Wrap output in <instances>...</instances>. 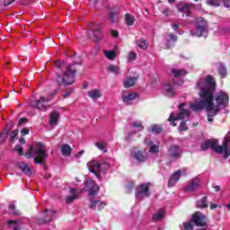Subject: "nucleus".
<instances>
[{
  "label": "nucleus",
  "instance_id": "nucleus-1",
  "mask_svg": "<svg viewBox=\"0 0 230 230\" xmlns=\"http://www.w3.org/2000/svg\"><path fill=\"white\" fill-rule=\"evenodd\" d=\"M215 79L208 75L205 79H200L197 84V88L200 90V100L191 102L190 107L194 112H199L205 109L208 121L213 123L215 116L220 112V109L229 107V93L219 91L215 93Z\"/></svg>",
  "mask_w": 230,
  "mask_h": 230
},
{
  "label": "nucleus",
  "instance_id": "nucleus-2",
  "mask_svg": "<svg viewBox=\"0 0 230 230\" xmlns=\"http://www.w3.org/2000/svg\"><path fill=\"white\" fill-rule=\"evenodd\" d=\"M56 82L58 85H73L75 76H76V68L65 61H55Z\"/></svg>",
  "mask_w": 230,
  "mask_h": 230
},
{
  "label": "nucleus",
  "instance_id": "nucleus-3",
  "mask_svg": "<svg viewBox=\"0 0 230 230\" xmlns=\"http://www.w3.org/2000/svg\"><path fill=\"white\" fill-rule=\"evenodd\" d=\"M229 142L230 132L225 137L222 146L218 145V140H207L201 144V149L208 150V148H212L216 154H223V157L227 159L230 155Z\"/></svg>",
  "mask_w": 230,
  "mask_h": 230
},
{
  "label": "nucleus",
  "instance_id": "nucleus-4",
  "mask_svg": "<svg viewBox=\"0 0 230 230\" xmlns=\"http://www.w3.org/2000/svg\"><path fill=\"white\" fill-rule=\"evenodd\" d=\"M27 159L34 157V163L36 164H42L46 159H48V153H46V146L40 142L31 146L28 152L25 153Z\"/></svg>",
  "mask_w": 230,
  "mask_h": 230
},
{
  "label": "nucleus",
  "instance_id": "nucleus-5",
  "mask_svg": "<svg viewBox=\"0 0 230 230\" xmlns=\"http://www.w3.org/2000/svg\"><path fill=\"white\" fill-rule=\"evenodd\" d=\"M208 30V22L202 18L199 17L196 19V30L191 32L192 37H202Z\"/></svg>",
  "mask_w": 230,
  "mask_h": 230
},
{
  "label": "nucleus",
  "instance_id": "nucleus-6",
  "mask_svg": "<svg viewBox=\"0 0 230 230\" xmlns=\"http://www.w3.org/2000/svg\"><path fill=\"white\" fill-rule=\"evenodd\" d=\"M184 107V103L180 104V113L178 116H174L173 113L170 114L168 121L171 122L172 127H177L175 121H179V119H186V118H190V110L182 109Z\"/></svg>",
  "mask_w": 230,
  "mask_h": 230
},
{
  "label": "nucleus",
  "instance_id": "nucleus-7",
  "mask_svg": "<svg viewBox=\"0 0 230 230\" xmlns=\"http://www.w3.org/2000/svg\"><path fill=\"white\" fill-rule=\"evenodd\" d=\"M55 215H57V211L47 208L41 213V217L37 219V224H40V226L42 224H48L55 218Z\"/></svg>",
  "mask_w": 230,
  "mask_h": 230
},
{
  "label": "nucleus",
  "instance_id": "nucleus-8",
  "mask_svg": "<svg viewBox=\"0 0 230 230\" xmlns=\"http://www.w3.org/2000/svg\"><path fill=\"white\" fill-rule=\"evenodd\" d=\"M148 186H149L148 183H144L138 186L136 192L137 200H141L142 199H145V197H150V191H149Z\"/></svg>",
  "mask_w": 230,
  "mask_h": 230
},
{
  "label": "nucleus",
  "instance_id": "nucleus-9",
  "mask_svg": "<svg viewBox=\"0 0 230 230\" xmlns=\"http://www.w3.org/2000/svg\"><path fill=\"white\" fill-rule=\"evenodd\" d=\"M49 100H51L50 98H45V97H40V100L37 101H31L30 102V106L33 107V109H39L40 111H46V109H48V105H46V103H48V102H49Z\"/></svg>",
  "mask_w": 230,
  "mask_h": 230
},
{
  "label": "nucleus",
  "instance_id": "nucleus-10",
  "mask_svg": "<svg viewBox=\"0 0 230 230\" xmlns=\"http://www.w3.org/2000/svg\"><path fill=\"white\" fill-rule=\"evenodd\" d=\"M87 166L92 173H94L96 177H100V172H102V164H100V162L92 160L87 163Z\"/></svg>",
  "mask_w": 230,
  "mask_h": 230
},
{
  "label": "nucleus",
  "instance_id": "nucleus-11",
  "mask_svg": "<svg viewBox=\"0 0 230 230\" xmlns=\"http://www.w3.org/2000/svg\"><path fill=\"white\" fill-rule=\"evenodd\" d=\"M86 190L89 197H94V195H97L98 191H100V186H98L94 181L89 180L86 182Z\"/></svg>",
  "mask_w": 230,
  "mask_h": 230
},
{
  "label": "nucleus",
  "instance_id": "nucleus-12",
  "mask_svg": "<svg viewBox=\"0 0 230 230\" xmlns=\"http://www.w3.org/2000/svg\"><path fill=\"white\" fill-rule=\"evenodd\" d=\"M192 220L198 227H202L206 226V216L200 212H196L192 216Z\"/></svg>",
  "mask_w": 230,
  "mask_h": 230
},
{
  "label": "nucleus",
  "instance_id": "nucleus-13",
  "mask_svg": "<svg viewBox=\"0 0 230 230\" xmlns=\"http://www.w3.org/2000/svg\"><path fill=\"white\" fill-rule=\"evenodd\" d=\"M70 195L66 196L65 199L66 204H73L74 200H77L80 197V192L76 189L69 190Z\"/></svg>",
  "mask_w": 230,
  "mask_h": 230
},
{
  "label": "nucleus",
  "instance_id": "nucleus-14",
  "mask_svg": "<svg viewBox=\"0 0 230 230\" xmlns=\"http://www.w3.org/2000/svg\"><path fill=\"white\" fill-rule=\"evenodd\" d=\"M88 30H90L93 33V35L97 40H101L102 29L100 28V25H98L94 22H92V23L88 24Z\"/></svg>",
  "mask_w": 230,
  "mask_h": 230
},
{
  "label": "nucleus",
  "instance_id": "nucleus-15",
  "mask_svg": "<svg viewBox=\"0 0 230 230\" xmlns=\"http://www.w3.org/2000/svg\"><path fill=\"white\" fill-rule=\"evenodd\" d=\"M181 174H182V172L181 170L174 172L169 179L168 187L173 188V186H175V184L179 182V179H181Z\"/></svg>",
  "mask_w": 230,
  "mask_h": 230
},
{
  "label": "nucleus",
  "instance_id": "nucleus-16",
  "mask_svg": "<svg viewBox=\"0 0 230 230\" xmlns=\"http://www.w3.org/2000/svg\"><path fill=\"white\" fill-rule=\"evenodd\" d=\"M137 93H123L122 94V102L126 104V105H131L132 102H134V100H136V98H137Z\"/></svg>",
  "mask_w": 230,
  "mask_h": 230
},
{
  "label": "nucleus",
  "instance_id": "nucleus-17",
  "mask_svg": "<svg viewBox=\"0 0 230 230\" xmlns=\"http://www.w3.org/2000/svg\"><path fill=\"white\" fill-rule=\"evenodd\" d=\"M181 155L182 150H181V147H179V146H172L169 148V155L173 159H179V157H181Z\"/></svg>",
  "mask_w": 230,
  "mask_h": 230
},
{
  "label": "nucleus",
  "instance_id": "nucleus-18",
  "mask_svg": "<svg viewBox=\"0 0 230 230\" xmlns=\"http://www.w3.org/2000/svg\"><path fill=\"white\" fill-rule=\"evenodd\" d=\"M200 186V180L195 178L190 181L189 185L185 188V191H197V189Z\"/></svg>",
  "mask_w": 230,
  "mask_h": 230
},
{
  "label": "nucleus",
  "instance_id": "nucleus-19",
  "mask_svg": "<svg viewBox=\"0 0 230 230\" xmlns=\"http://www.w3.org/2000/svg\"><path fill=\"white\" fill-rule=\"evenodd\" d=\"M178 11L181 12L182 14V17L186 15L187 17H190L191 15V8H190V5L188 4H179L177 5Z\"/></svg>",
  "mask_w": 230,
  "mask_h": 230
},
{
  "label": "nucleus",
  "instance_id": "nucleus-20",
  "mask_svg": "<svg viewBox=\"0 0 230 230\" xmlns=\"http://www.w3.org/2000/svg\"><path fill=\"white\" fill-rule=\"evenodd\" d=\"M105 206H107V204L100 200H92L89 204L90 209H93V210L98 209V211H102V209H103Z\"/></svg>",
  "mask_w": 230,
  "mask_h": 230
},
{
  "label": "nucleus",
  "instance_id": "nucleus-21",
  "mask_svg": "<svg viewBox=\"0 0 230 230\" xmlns=\"http://www.w3.org/2000/svg\"><path fill=\"white\" fill-rule=\"evenodd\" d=\"M163 91L166 96L172 97L175 95V91L173 90V85L170 83H165L163 86Z\"/></svg>",
  "mask_w": 230,
  "mask_h": 230
},
{
  "label": "nucleus",
  "instance_id": "nucleus-22",
  "mask_svg": "<svg viewBox=\"0 0 230 230\" xmlns=\"http://www.w3.org/2000/svg\"><path fill=\"white\" fill-rule=\"evenodd\" d=\"M19 224H21V220L19 219L7 221V226H13V230H28V228H24Z\"/></svg>",
  "mask_w": 230,
  "mask_h": 230
},
{
  "label": "nucleus",
  "instance_id": "nucleus-23",
  "mask_svg": "<svg viewBox=\"0 0 230 230\" xmlns=\"http://www.w3.org/2000/svg\"><path fill=\"white\" fill-rule=\"evenodd\" d=\"M60 118V113L58 111H54L50 113L49 125H58V119Z\"/></svg>",
  "mask_w": 230,
  "mask_h": 230
},
{
  "label": "nucleus",
  "instance_id": "nucleus-24",
  "mask_svg": "<svg viewBox=\"0 0 230 230\" xmlns=\"http://www.w3.org/2000/svg\"><path fill=\"white\" fill-rule=\"evenodd\" d=\"M71 152H73V149L71 148V146L65 144L61 146V154L65 157H69L71 155Z\"/></svg>",
  "mask_w": 230,
  "mask_h": 230
},
{
  "label": "nucleus",
  "instance_id": "nucleus-25",
  "mask_svg": "<svg viewBox=\"0 0 230 230\" xmlns=\"http://www.w3.org/2000/svg\"><path fill=\"white\" fill-rule=\"evenodd\" d=\"M145 144L147 146H150V149H149V152L151 154H157V152H159V146L157 145H153L152 144V141L148 140V138H146L145 140Z\"/></svg>",
  "mask_w": 230,
  "mask_h": 230
},
{
  "label": "nucleus",
  "instance_id": "nucleus-26",
  "mask_svg": "<svg viewBox=\"0 0 230 230\" xmlns=\"http://www.w3.org/2000/svg\"><path fill=\"white\" fill-rule=\"evenodd\" d=\"M134 84H136V77H126L123 81L125 89L134 86Z\"/></svg>",
  "mask_w": 230,
  "mask_h": 230
},
{
  "label": "nucleus",
  "instance_id": "nucleus-27",
  "mask_svg": "<svg viewBox=\"0 0 230 230\" xmlns=\"http://www.w3.org/2000/svg\"><path fill=\"white\" fill-rule=\"evenodd\" d=\"M88 96L92 100H98V98H102V92L100 90H92L88 92Z\"/></svg>",
  "mask_w": 230,
  "mask_h": 230
},
{
  "label": "nucleus",
  "instance_id": "nucleus-28",
  "mask_svg": "<svg viewBox=\"0 0 230 230\" xmlns=\"http://www.w3.org/2000/svg\"><path fill=\"white\" fill-rule=\"evenodd\" d=\"M196 206L199 209H204L205 208H208V197H203L199 200H198Z\"/></svg>",
  "mask_w": 230,
  "mask_h": 230
},
{
  "label": "nucleus",
  "instance_id": "nucleus-29",
  "mask_svg": "<svg viewBox=\"0 0 230 230\" xmlns=\"http://www.w3.org/2000/svg\"><path fill=\"white\" fill-rule=\"evenodd\" d=\"M18 166L20 170L25 173V175H31V168H30L28 164L21 163Z\"/></svg>",
  "mask_w": 230,
  "mask_h": 230
},
{
  "label": "nucleus",
  "instance_id": "nucleus-30",
  "mask_svg": "<svg viewBox=\"0 0 230 230\" xmlns=\"http://www.w3.org/2000/svg\"><path fill=\"white\" fill-rule=\"evenodd\" d=\"M104 57L108 58V60H114L116 57H118V54L114 50H104Z\"/></svg>",
  "mask_w": 230,
  "mask_h": 230
},
{
  "label": "nucleus",
  "instance_id": "nucleus-31",
  "mask_svg": "<svg viewBox=\"0 0 230 230\" xmlns=\"http://www.w3.org/2000/svg\"><path fill=\"white\" fill-rule=\"evenodd\" d=\"M107 71H109V73H113V75H119L120 73L119 66L116 65H109Z\"/></svg>",
  "mask_w": 230,
  "mask_h": 230
},
{
  "label": "nucleus",
  "instance_id": "nucleus-32",
  "mask_svg": "<svg viewBox=\"0 0 230 230\" xmlns=\"http://www.w3.org/2000/svg\"><path fill=\"white\" fill-rule=\"evenodd\" d=\"M172 73L175 76V78L184 76V75L187 74L186 70H184V69H172Z\"/></svg>",
  "mask_w": 230,
  "mask_h": 230
},
{
  "label": "nucleus",
  "instance_id": "nucleus-33",
  "mask_svg": "<svg viewBox=\"0 0 230 230\" xmlns=\"http://www.w3.org/2000/svg\"><path fill=\"white\" fill-rule=\"evenodd\" d=\"M164 218V209L158 210L154 216L153 220H163Z\"/></svg>",
  "mask_w": 230,
  "mask_h": 230
},
{
  "label": "nucleus",
  "instance_id": "nucleus-34",
  "mask_svg": "<svg viewBox=\"0 0 230 230\" xmlns=\"http://www.w3.org/2000/svg\"><path fill=\"white\" fill-rule=\"evenodd\" d=\"M126 24L128 26H132L136 21V18L132 16L131 14H126L125 16Z\"/></svg>",
  "mask_w": 230,
  "mask_h": 230
},
{
  "label": "nucleus",
  "instance_id": "nucleus-35",
  "mask_svg": "<svg viewBox=\"0 0 230 230\" xmlns=\"http://www.w3.org/2000/svg\"><path fill=\"white\" fill-rule=\"evenodd\" d=\"M137 45L140 49H146L148 48V43L145 39H140L139 40L137 41Z\"/></svg>",
  "mask_w": 230,
  "mask_h": 230
},
{
  "label": "nucleus",
  "instance_id": "nucleus-36",
  "mask_svg": "<svg viewBox=\"0 0 230 230\" xmlns=\"http://www.w3.org/2000/svg\"><path fill=\"white\" fill-rule=\"evenodd\" d=\"M9 211L11 215H14L15 217H19V215H21V211L15 209V204L13 203L9 205Z\"/></svg>",
  "mask_w": 230,
  "mask_h": 230
},
{
  "label": "nucleus",
  "instance_id": "nucleus-37",
  "mask_svg": "<svg viewBox=\"0 0 230 230\" xmlns=\"http://www.w3.org/2000/svg\"><path fill=\"white\" fill-rule=\"evenodd\" d=\"M132 155L137 159V161L143 162L145 161V155L143 152L137 151V153H132Z\"/></svg>",
  "mask_w": 230,
  "mask_h": 230
},
{
  "label": "nucleus",
  "instance_id": "nucleus-38",
  "mask_svg": "<svg viewBox=\"0 0 230 230\" xmlns=\"http://www.w3.org/2000/svg\"><path fill=\"white\" fill-rule=\"evenodd\" d=\"M95 146L99 150H102V152H107V144L105 142H96Z\"/></svg>",
  "mask_w": 230,
  "mask_h": 230
},
{
  "label": "nucleus",
  "instance_id": "nucleus-39",
  "mask_svg": "<svg viewBox=\"0 0 230 230\" xmlns=\"http://www.w3.org/2000/svg\"><path fill=\"white\" fill-rule=\"evenodd\" d=\"M117 13H118L110 12V13L108 14V19L109 21H111V22H118V17H116Z\"/></svg>",
  "mask_w": 230,
  "mask_h": 230
},
{
  "label": "nucleus",
  "instance_id": "nucleus-40",
  "mask_svg": "<svg viewBox=\"0 0 230 230\" xmlns=\"http://www.w3.org/2000/svg\"><path fill=\"white\" fill-rule=\"evenodd\" d=\"M218 71L222 78H225V76L227 75V69L223 65H219Z\"/></svg>",
  "mask_w": 230,
  "mask_h": 230
},
{
  "label": "nucleus",
  "instance_id": "nucleus-41",
  "mask_svg": "<svg viewBox=\"0 0 230 230\" xmlns=\"http://www.w3.org/2000/svg\"><path fill=\"white\" fill-rule=\"evenodd\" d=\"M8 130L5 129L2 132V134L0 135V145L1 143H4V141H6V138L8 137Z\"/></svg>",
  "mask_w": 230,
  "mask_h": 230
},
{
  "label": "nucleus",
  "instance_id": "nucleus-42",
  "mask_svg": "<svg viewBox=\"0 0 230 230\" xmlns=\"http://www.w3.org/2000/svg\"><path fill=\"white\" fill-rule=\"evenodd\" d=\"M151 130L154 132V134H160L161 130H163V128L157 124H155L151 127Z\"/></svg>",
  "mask_w": 230,
  "mask_h": 230
},
{
  "label": "nucleus",
  "instance_id": "nucleus-43",
  "mask_svg": "<svg viewBox=\"0 0 230 230\" xmlns=\"http://www.w3.org/2000/svg\"><path fill=\"white\" fill-rule=\"evenodd\" d=\"M221 3L220 0H207V4L209 6H218Z\"/></svg>",
  "mask_w": 230,
  "mask_h": 230
},
{
  "label": "nucleus",
  "instance_id": "nucleus-44",
  "mask_svg": "<svg viewBox=\"0 0 230 230\" xmlns=\"http://www.w3.org/2000/svg\"><path fill=\"white\" fill-rule=\"evenodd\" d=\"M229 32H230V28L228 26L222 27L219 29V33H221V35H228Z\"/></svg>",
  "mask_w": 230,
  "mask_h": 230
},
{
  "label": "nucleus",
  "instance_id": "nucleus-45",
  "mask_svg": "<svg viewBox=\"0 0 230 230\" xmlns=\"http://www.w3.org/2000/svg\"><path fill=\"white\" fill-rule=\"evenodd\" d=\"M15 0H0V4L4 6H10V4H13Z\"/></svg>",
  "mask_w": 230,
  "mask_h": 230
},
{
  "label": "nucleus",
  "instance_id": "nucleus-46",
  "mask_svg": "<svg viewBox=\"0 0 230 230\" xmlns=\"http://www.w3.org/2000/svg\"><path fill=\"white\" fill-rule=\"evenodd\" d=\"M183 227L185 230H193V227H195V226L193 225V223L188 222L183 224Z\"/></svg>",
  "mask_w": 230,
  "mask_h": 230
},
{
  "label": "nucleus",
  "instance_id": "nucleus-47",
  "mask_svg": "<svg viewBox=\"0 0 230 230\" xmlns=\"http://www.w3.org/2000/svg\"><path fill=\"white\" fill-rule=\"evenodd\" d=\"M179 130L183 132L184 130H188V126L186 125V121L182 120L179 126Z\"/></svg>",
  "mask_w": 230,
  "mask_h": 230
},
{
  "label": "nucleus",
  "instance_id": "nucleus-48",
  "mask_svg": "<svg viewBox=\"0 0 230 230\" xmlns=\"http://www.w3.org/2000/svg\"><path fill=\"white\" fill-rule=\"evenodd\" d=\"M15 150H16V152L19 154V155H24V151H23V149H22V146L17 145V146H15Z\"/></svg>",
  "mask_w": 230,
  "mask_h": 230
},
{
  "label": "nucleus",
  "instance_id": "nucleus-49",
  "mask_svg": "<svg viewBox=\"0 0 230 230\" xmlns=\"http://www.w3.org/2000/svg\"><path fill=\"white\" fill-rule=\"evenodd\" d=\"M137 57V55L136 54V52H129L128 60L129 62H131L132 60H136Z\"/></svg>",
  "mask_w": 230,
  "mask_h": 230
},
{
  "label": "nucleus",
  "instance_id": "nucleus-50",
  "mask_svg": "<svg viewBox=\"0 0 230 230\" xmlns=\"http://www.w3.org/2000/svg\"><path fill=\"white\" fill-rule=\"evenodd\" d=\"M133 127H135V128H139V130H143V128H145L143 127V125H141V122L140 121H136V122H133Z\"/></svg>",
  "mask_w": 230,
  "mask_h": 230
},
{
  "label": "nucleus",
  "instance_id": "nucleus-51",
  "mask_svg": "<svg viewBox=\"0 0 230 230\" xmlns=\"http://www.w3.org/2000/svg\"><path fill=\"white\" fill-rule=\"evenodd\" d=\"M19 134V131L18 130H14L11 133V141H15V138L17 137Z\"/></svg>",
  "mask_w": 230,
  "mask_h": 230
},
{
  "label": "nucleus",
  "instance_id": "nucleus-52",
  "mask_svg": "<svg viewBox=\"0 0 230 230\" xmlns=\"http://www.w3.org/2000/svg\"><path fill=\"white\" fill-rule=\"evenodd\" d=\"M22 136H28L30 134V129L28 128H23L21 129Z\"/></svg>",
  "mask_w": 230,
  "mask_h": 230
},
{
  "label": "nucleus",
  "instance_id": "nucleus-53",
  "mask_svg": "<svg viewBox=\"0 0 230 230\" xmlns=\"http://www.w3.org/2000/svg\"><path fill=\"white\" fill-rule=\"evenodd\" d=\"M25 123H28V119H19L20 127H22V125H24Z\"/></svg>",
  "mask_w": 230,
  "mask_h": 230
},
{
  "label": "nucleus",
  "instance_id": "nucleus-54",
  "mask_svg": "<svg viewBox=\"0 0 230 230\" xmlns=\"http://www.w3.org/2000/svg\"><path fill=\"white\" fill-rule=\"evenodd\" d=\"M224 6L230 8V0H223Z\"/></svg>",
  "mask_w": 230,
  "mask_h": 230
},
{
  "label": "nucleus",
  "instance_id": "nucleus-55",
  "mask_svg": "<svg viewBox=\"0 0 230 230\" xmlns=\"http://www.w3.org/2000/svg\"><path fill=\"white\" fill-rule=\"evenodd\" d=\"M169 38L171 39V40H173L175 42V40H177V36H175L174 34H169Z\"/></svg>",
  "mask_w": 230,
  "mask_h": 230
},
{
  "label": "nucleus",
  "instance_id": "nucleus-56",
  "mask_svg": "<svg viewBox=\"0 0 230 230\" xmlns=\"http://www.w3.org/2000/svg\"><path fill=\"white\" fill-rule=\"evenodd\" d=\"M111 34L112 35V37H115V38L118 37V35H119L118 31H116L114 30L111 31Z\"/></svg>",
  "mask_w": 230,
  "mask_h": 230
},
{
  "label": "nucleus",
  "instance_id": "nucleus-57",
  "mask_svg": "<svg viewBox=\"0 0 230 230\" xmlns=\"http://www.w3.org/2000/svg\"><path fill=\"white\" fill-rule=\"evenodd\" d=\"M71 96V91L66 92L63 95L64 98H69Z\"/></svg>",
  "mask_w": 230,
  "mask_h": 230
},
{
  "label": "nucleus",
  "instance_id": "nucleus-58",
  "mask_svg": "<svg viewBox=\"0 0 230 230\" xmlns=\"http://www.w3.org/2000/svg\"><path fill=\"white\" fill-rule=\"evenodd\" d=\"M217 208H218V206L215 203H210V209H217Z\"/></svg>",
  "mask_w": 230,
  "mask_h": 230
},
{
  "label": "nucleus",
  "instance_id": "nucleus-59",
  "mask_svg": "<svg viewBox=\"0 0 230 230\" xmlns=\"http://www.w3.org/2000/svg\"><path fill=\"white\" fill-rule=\"evenodd\" d=\"M172 30H174L175 31H177V30H179V24H172Z\"/></svg>",
  "mask_w": 230,
  "mask_h": 230
},
{
  "label": "nucleus",
  "instance_id": "nucleus-60",
  "mask_svg": "<svg viewBox=\"0 0 230 230\" xmlns=\"http://www.w3.org/2000/svg\"><path fill=\"white\" fill-rule=\"evenodd\" d=\"M84 150L80 151L79 153H77L76 157H82V155H84Z\"/></svg>",
  "mask_w": 230,
  "mask_h": 230
},
{
  "label": "nucleus",
  "instance_id": "nucleus-61",
  "mask_svg": "<svg viewBox=\"0 0 230 230\" xmlns=\"http://www.w3.org/2000/svg\"><path fill=\"white\" fill-rule=\"evenodd\" d=\"M213 188H214L215 191H220V186L214 185Z\"/></svg>",
  "mask_w": 230,
  "mask_h": 230
},
{
  "label": "nucleus",
  "instance_id": "nucleus-62",
  "mask_svg": "<svg viewBox=\"0 0 230 230\" xmlns=\"http://www.w3.org/2000/svg\"><path fill=\"white\" fill-rule=\"evenodd\" d=\"M173 84H174V85H182V81H181L180 83H177L176 81H175V79H173Z\"/></svg>",
  "mask_w": 230,
  "mask_h": 230
},
{
  "label": "nucleus",
  "instance_id": "nucleus-63",
  "mask_svg": "<svg viewBox=\"0 0 230 230\" xmlns=\"http://www.w3.org/2000/svg\"><path fill=\"white\" fill-rule=\"evenodd\" d=\"M20 143H22V145H24V143H26V140L24 138H20Z\"/></svg>",
  "mask_w": 230,
  "mask_h": 230
},
{
  "label": "nucleus",
  "instance_id": "nucleus-64",
  "mask_svg": "<svg viewBox=\"0 0 230 230\" xmlns=\"http://www.w3.org/2000/svg\"><path fill=\"white\" fill-rule=\"evenodd\" d=\"M57 93H58V90H55V91L51 93V95H52V96H55V95L57 94Z\"/></svg>",
  "mask_w": 230,
  "mask_h": 230
}]
</instances>
